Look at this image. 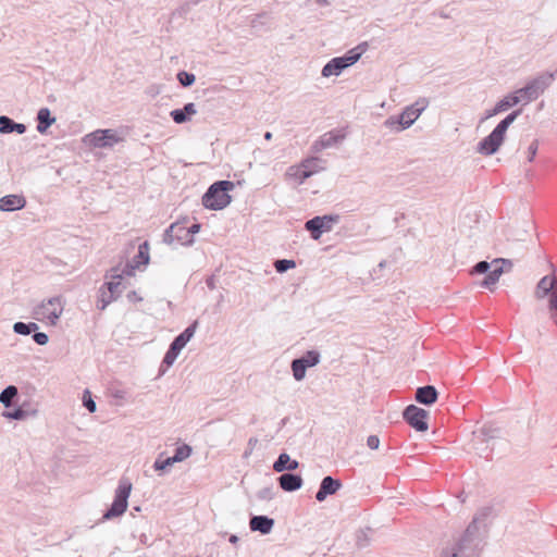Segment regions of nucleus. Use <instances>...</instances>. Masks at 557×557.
Segmentation results:
<instances>
[{"label":"nucleus","mask_w":557,"mask_h":557,"mask_svg":"<svg viewBox=\"0 0 557 557\" xmlns=\"http://www.w3.org/2000/svg\"><path fill=\"white\" fill-rule=\"evenodd\" d=\"M348 66V57L332 59L322 70L324 77L337 76Z\"/></svg>","instance_id":"obj_16"},{"label":"nucleus","mask_w":557,"mask_h":557,"mask_svg":"<svg viewBox=\"0 0 557 557\" xmlns=\"http://www.w3.org/2000/svg\"><path fill=\"white\" fill-rule=\"evenodd\" d=\"M280 485L284 491L293 492L301 487L302 479L299 475L285 473L278 479Z\"/></svg>","instance_id":"obj_19"},{"label":"nucleus","mask_w":557,"mask_h":557,"mask_svg":"<svg viewBox=\"0 0 557 557\" xmlns=\"http://www.w3.org/2000/svg\"><path fill=\"white\" fill-rule=\"evenodd\" d=\"M230 181H220L210 186L202 197V203L207 209L221 210L231 202L228 191L233 188Z\"/></svg>","instance_id":"obj_3"},{"label":"nucleus","mask_w":557,"mask_h":557,"mask_svg":"<svg viewBox=\"0 0 557 557\" xmlns=\"http://www.w3.org/2000/svg\"><path fill=\"white\" fill-rule=\"evenodd\" d=\"M320 4H325L326 0H317Z\"/></svg>","instance_id":"obj_58"},{"label":"nucleus","mask_w":557,"mask_h":557,"mask_svg":"<svg viewBox=\"0 0 557 557\" xmlns=\"http://www.w3.org/2000/svg\"><path fill=\"white\" fill-rule=\"evenodd\" d=\"M113 300V296L110 294L109 296H107V293L106 292H102L101 293V297H100V300H99V305L98 307L101 309V310H104L106 307Z\"/></svg>","instance_id":"obj_43"},{"label":"nucleus","mask_w":557,"mask_h":557,"mask_svg":"<svg viewBox=\"0 0 557 557\" xmlns=\"http://www.w3.org/2000/svg\"><path fill=\"white\" fill-rule=\"evenodd\" d=\"M273 520L264 516H256L250 520V529L253 531H260L263 534L269 533L272 530Z\"/></svg>","instance_id":"obj_21"},{"label":"nucleus","mask_w":557,"mask_h":557,"mask_svg":"<svg viewBox=\"0 0 557 557\" xmlns=\"http://www.w3.org/2000/svg\"><path fill=\"white\" fill-rule=\"evenodd\" d=\"M554 293H557V277L555 275H545L543 276L535 288V297L537 299H543Z\"/></svg>","instance_id":"obj_12"},{"label":"nucleus","mask_w":557,"mask_h":557,"mask_svg":"<svg viewBox=\"0 0 557 557\" xmlns=\"http://www.w3.org/2000/svg\"><path fill=\"white\" fill-rule=\"evenodd\" d=\"M367 445L370 449H377L380 446V438L376 435H370L367 438Z\"/></svg>","instance_id":"obj_47"},{"label":"nucleus","mask_w":557,"mask_h":557,"mask_svg":"<svg viewBox=\"0 0 557 557\" xmlns=\"http://www.w3.org/2000/svg\"><path fill=\"white\" fill-rule=\"evenodd\" d=\"M172 117L176 123H183L186 121V114L182 110H175L172 113Z\"/></svg>","instance_id":"obj_48"},{"label":"nucleus","mask_w":557,"mask_h":557,"mask_svg":"<svg viewBox=\"0 0 557 557\" xmlns=\"http://www.w3.org/2000/svg\"><path fill=\"white\" fill-rule=\"evenodd\" d=\"M520 110H516L508 114L504 120H502L497 126L493 129V132L487 135L484 139H504V136L508 129V127L513 123V121L520 114Z\"/></svg>","instance_id":"obj_14"},{"label":"nucleus","mask_w":557,"mask_h":557,"mask_svg":"<svg viewBox=\"0 0 557 557\" xmlns=\"http://www.w3.org/2000/svg\"><path fill=\"white\" fill-rule=\"evenodd\" d=\"M299 463L296 460L290 459L289 455L281 454L277 460L273 465L275 472H283L284 470H296Z\"/></svg>","instance_id":"obj_20"},{"label":"nucleus","mask_w":557,"mask_h":557,"mask_svg":"<svg viewBox=\"0 0 557 557\" xmlns=\"http://www.w3.org/2000/svg\"><path fill=\"white\" fill-rule=\"evenodd\" d=\"M320 361L319 352L314 350L307 351L301 358L292 362V371L295 380L301 381L306 375V369L312 368Z\"/></svg>","instance_id":"obj_9"},{"label":"nucleus","mask_w":557,"mask_h":557,"mask_svg":"<svg viewBox=\"0 0 557 557\" xmlns=\"http://www.w3.org/2000/svg\"><path fill=\"white\" fill-rule=\"evenodd\" d=\"M83 400H84L85 407L90 412H95L96 411V403L91 399V394H90L89 391H85Z\"/></svg>","instance_id":"obj_41"},{"label":"nucleus","mask_w":557,"mask_h":557,"mask_svg":"<svg viewBox=\"0 0 557 557\" xmlns=\"http://www.w3.org/2000/svg\"><path fill=\"white\" fill-rule=\"evenodd\" d=\"M498 429H494L491 425H484L480 429L478 437H481L483 442L497 437Z\"/></svg>","instance_id":"obj_31"},{"label":"nucleus","mask_w":557,"mask_h":557,"mask_svg":"<svg viewBox=\"0 0 557 557\" xmlns=\"http://www.w3.org/2000/svg\"><path fill=\"white\" fill-rule=\"evenodd\" d=\"M495 263H490L487 261H479L471 270V274H486L492 265Z\"/></svg>","instance_id":"obj_34"},{"label":"nucleus","mask_w":557,"mask_h":557,"mask_svg":"<svg viewBox=\"0 0 557 557\" xmlns=\"http://www.w3.org/2000/svg\"><path fill=\"white\" fill-rule=\"evenodd\" d=\"M494 516H496L495 508H494V506L490 505V506H484V507L480 508L476 511V513L474 515V518L479 522H483L486 519H488L490 517H494Z\"/></svg>","instance_id":"obj_29"},{"label":"nucleus","mask_w":557,"mask_h":557,"mask_svg":"<svg viewBox=\"0 0 557 557\" xmlns=\"http://www.w3.org/2000/svg\"><path fill=\"white\" fill-rule=\"evenodd\" d=\"M557 74V71H556ZM555 73H544L530 81L523 88L516 90L520 102L528 104L539 98L541 94L553 83Z\"/></svg>","instance_id":"obj_4"},{"label":"nucleus","mask_w":557,"mask_h":557,"mask_svg":"<svg viewBox=\"0 0 557 557\" xmlns=\"http://www.w3.org/2000/svg\"><path fill=\"white\" fill-rule=\"evenodd\" d=\"M180 354V350L178 349H174L173 346L170 347V349L168 350V352L165 354V357H164V362L168 364V366H171L176 357L178 356Z\"/></svg>","instance_id":"obj_42"},{"label":"nucleus","mask_w":557,"mask_h":557,"mask_svg":"<svg viewBox=\"0 0 557 557\" xmlns=\"http://www.w3.org/2000/svg\"><path fill=\"white\" fill-rule=\"evenodd\" d=\"M196 325H191L187 327L182 334H180L171 346L174 347V349H178L180 351L185 347V345L190 341V338L194 336Z\"/></svg>","instance_id":"obj_25"},{"label":"nucleus","mask_w":557,"mask_h":557,"mask_svg":"<svg viewBox=\"0 0 557 557\" xmlns=\"http://www.w3.org/2000/svg\"><path fill=\"white\" fill-rule=\"evenodd\" d=\"M536 152H537V144H536V141H532V144L528 147V151H527V159L529 162L533 161Z\"/></svg>","instance_id":"obj_44"},{"label":"nucleus","mask_w":557,"mask_h":557,"mask_svg":"<svg viewBox=\"0 0 557 557\" xmlns=\"http://www.w3.org/2000/svg\"><path fill=\"white\" fill-rule=\"evenodd\" d=\"M536 152H537V144H536V141H532V144L528 147V151H527V159L529 162L533 161Z\"/></svg>","instance_id":"obj_46"},{"label":"nucleus","mask_w":557,"mask_h":557,"mask_svg":"<svg viewBox=\"0 0 557 557\" xmlns=\"http://www.w3.org/2000/svg\"><path fill=\"white\" fill-rule=\"evenodd\" d=\"M271 137H272L271 133H265L264 139H271Z\"/></svg>","instance_id":"obj_57"},{"label":"nucleus","mask_w":557,"mask_h":557,"mask_svg":"<svg viewBox=\"0 0 557 557\" xmlns=\"http://www.w3.org/2000/svg\"><path fill=\"white\" fill-rule=\"evenodd\" d=\"M132 491V483L127 479H122L115 491V497L110 509L103 515V519L109 520L123 515L127 509V499Z\"/></svg>","instance_id":"obj_5"},{"label":"nucleus","mask_w":557,"mask_h":557,"mask_svg":"<svg viewBox=\"0 0 557 557\" xmlns=\"http://www.w3.org/2000/svg\"><path fill=\"white\" fill-rule=\"evenodd\" d=\"M91 139H114L115 134L111 129L97 131L89 135Z\"/></svg>","instance_id":"obj_38"},{"label":"nucleus","mask_w":557,"mask_h":557,"mask_svg":"<svg viewBox=\"0 0 557 557\" xmlns=\"http://www.w3.org/2000/svg\"><path fill=\"white\" fill-rule=\"evenodd\" d=\"M373 530L371 528L360 529L355 534L356 547L358 549H363L370 545L371 534Z\"/></svg>","instance_id":"obj_24"},{"label":"nucleus","mask_w":557,"mask_h":557,"mask_svg":"<svg viewBox=\"0 0 557 557\" xmlns=\"http://www.w3.org/2000/svg\"><path fill=\"white\" fill-rule=\"evenodd\" d=\"M498 280L499 278L495 274H493L492 271L490 270L485 274V277L483 278V281L481 282V286L484 288L491 289L492 286H494L498 282Z\"/></svg>","instance_id":"obj_37"},{"label":"nucleus","mask_w":557,"mask_h":557,"mask_svg":"<svg viewBox=\"0 0 557 557\" xmlns=\"http://www.w3.org/2000/svg\"><path fill=\"white\" fill-rule=\"evenodd\" d=\"M315 163L317 160L312 159L305 161L298 166H292L287 172V176L294 182L301 184L315 172Z\"/></svg>","instance_id":"obj_10"},{"label":"nucleus","mask_w":557,"mask_h":557,"mask_svg":"<svg viewBox=\"0 0 557 557\" xmlns=\"http://www.w3.org/2000/svg\"><path fill=\"white\" fill-rule=\"evenodd\" d=\"M429 412L416 405L407 406L403 411V419L417 432H425L429 429Z\"/></svg>","instance_id":"obj_6"},{"label":"nucleus","mask_w":557,"mask_h":557,"mask_svg":"<svg viewBox=\"0 0 557 557\" xmlns=\"http://www.w3.org/2000/svg\"><path fill=\"white\" fill-rule=\"evenodd\" d=\"M177 79L183 86H190L195 82V75L182 71L177 74Z\"/></svg>","instance_id":"obj_39"},{"label":"nucleus","mask_w":557,"mask_h":557,"mask_svg":"<svg viewBox=\"0 0 557 557\" xmlns=\"http://www.w3.org/2000/svg\"><path fill=\"white\" fill-rule=\"evenodd\" d=\"M34 341L38 344V345H46L48 343V335L45 334V333H36L34 335Z\"/></svg>","instance_id":"obj_49"},{"label":"nucleus","mask_w":557,"mask_h":557,"mask_svg":"<svg viewBox=\"0 0 557 557\" xmlns=\"http://www.w3.org/2000/svg\"><path fill=\"white\" fill-rule=\"evenodd\" d=\"M386 264H387V261L386 260H382V261L379 262L377 268L379 269H384L386 267Z\"/></svg>","instance_id":"obj_56"},{"label":"nucleus","mask_w":557,"mask_h":557,"mask_svg":"<svg viewBox=\"0 0 557 557\" xmlns=\"http://www.w3.org/2000/svg\"><path fill=\"white\" fill-rule=\"evenodd\" d=\"M342 486V483L338 480L333 479L332 476H325L321 486L315 495L317 500L323 502L329 495L335 494Z\"/></svg>","instance_id":"obj_15"},{"label":"nucleus","mask_w":557,"mask_h":557,"mask_svg":"<svg viewBox=\"0 0 557 557\" xmlns=\"http://www.w3.org/2000/svg\"><path fill=\"white\" fill-rule=\"evenodd\" d=\"M396 252H398L399 255H401V252H403L401 248H397V249H396V251H395V253H396Z\"/></svg>","instance_id":"obj_59"},{"label":"nucleus","mask_w":557,"mask_h":557,"mask_svg":"<svg viewBox=\"0 0 557 557\" xmlns=\"http://www.w3.org/2000/svg\"><path fill=\"white\" fill-rule=\"evenodd\" d=\"M536 152H537V144H536V141H532V144L528 147V151H527V159L529 162L533 161Z\"/></svg>","instance_id":"obj_45"},{"label":"nucleus","mask_w":557,"mask_h":557,"mask_svg":"<svg viewBox=\"0 0 557 557\" xmlns=\"http://www.w3.org/2000/svg\"><path fill=\"white\" fill-rule=\"evenodd\" d=\"M438 392L433 385L420 386L416 391L414 399L417 403L431 406L437 401Z\"/></svg>","instance_id":"obj_13"},{"label":"nucleus","mask_w":557,"mask_h":557,"mask_svg":"<svg viewBox=\"0 0 557 557\" xmlns=\"http://www.w3.org/2000/svg\"><path fill=\"white\" fill-rule=\"evenodd\" d=\"M38 125L37 129L39 133L44 134L46 129L55 122L54 117H51L50 110L47 108H42L38 112Z\"/></svg>","instance_id":"obj_22"},{"label":"nucleus","mask_w":557,"mask_h":557,"mask_svg":"<svg viewBox=\"0 0 557 557\" xmlns=\"http://www.w3.org/2000/svg\"><path fill=\"white\" fill-rule=\"evenodd\" d=\"M428 106V99L420 98L414 103L406 107L399 115L389 116L385 121V126L397 132L406 129L414 123Z\"/></svg>","instance_id":"obj_2"},{"label":"nucleus","mask_w":557,"mask_h":557,"mask_svg":"<svg viewBox=\"0 0 557 557\" xmlns=\"http://www.w3.org/2000/svg\"><path fill=\"white\" fill-rule=\"evenodd\" d=\"M5 416L11 419H22L24 417V411L21 409H17L13 412H7Z\"/></svg>","instance_id":"obj_52"},{"label":"nucleus","mask_w":557,"mask_h":557,"mask_svg":"<svg viewBox=\"0 0 557 557\" xmlns=\"http://www.w3.org/2000/svg\"><path fill=\"white\" fill-rule=\"evenodd\" d=\"M499 262H502L503 267L505 268V271L509 270L512 267V261L509 259L499 258V259L493 260V263H495V264H497Z\"/></svg>","instance_id":"obj_51"},{"label":"nucleus","mask_w":557,"mask_h":557,"mask_svg":"<svg viewBox=\"0 0 557 557\" xmlns=\"http://www.w3.org/2000/svg\"><path fill=\"white\" fill-rule=\"evenodd\" d=\"M548 309L552 313L550 318L553 322L557 325V293H554L548 298Z\"/></svg>","instance_id":"obj_35"},{"label":"nucleus","mask_w":557,"mask_h":557,"mask_svg":"<svg viewBox=\"0 0 557 557\" xmlns=\"http://www.w3.org/2000/svg\"><path fill=\"white\" fill-rule=\"evenodd\" d=\"M135 262L137 267L146 265L149 262V245L147 242L139 246Z\"/></svg>","instance_id":"obj_27"},{"label":"nucleus","mask_w":557,"mask_h":557,"mask_svg":"<svg viewBox=\"0 0 557 557\" xmlns=\"http://www.w3.org/2000/svg\"><path fill=\"white\" fill-rule=\"evenodd\" d=\"M185 114H188V115H193L196 113V109H195V106L194 103H188L184 107V110Z\"/></svg>","instance_id":"obj_53"},{"label":"nucleus","mask_w":557,"mask_h":557,"mask_svg":"<svg viewBox=\"0 0 557 557\" xmlns=\"http://www.w3.org/2000/svg\"><path fill=\"white\" fill-rule=\"evenodd\" d=\"M170 238V243H180L182 245H190L194 243V238L189 235L188 226L184 222L173 223L166 233Z\"/></svg>","instance_id":"obj_11"},{"label":"nucleus","mask_w":557,"mask_h":557,"mask_svg":"<svg viewBox=\"0 0 557 557\" xmlns=\"http://www.w3.org/2000/svg\"><path fill=\"white\" fill-rule=\"evenodd\" d=\"M368 42L364 41L358 45L357 47L350 49V66L360 60L361 55L368 50Z\"/></svg>","instance_id":"obj_28"},{"label":"nucleus","mask_w":557,"mask_h":557,"mask_svg":"<svg viewBox=\"0 0 557 557\" xmlns=\"http://www.w3.org/2000/svg\"><path fill=\"white\" fill-rule=\"evenodd\" d=\"M189 235H191V238H194V235L200 231V224H193L188 226Z\"/></svg>","instance_id":"obj_54"},{"label":"nucleus","mask_w":557,"mask_h":557,"mask_svg":"<svg viewBox=\"0 0 557 557\" xmlns=\"http://www.w3.org/2000/svg\"><path fill=\"white\" fill-rule=\"evenodd\" d=\"M64 310V301L61 297H53L44 301L37 309V315L42 320L55 324Z\"/></svg>","instance_id":"obj_7"},{"label":"nucleus","mask_w":557,"mask_h":557,"mask_svg":"<svg viewBox=\"0 0 557 557\" xmlns=\"http://www.w3.org/2000/svg\"><path fill=\"white\" fill-rule=\"evenodd\" d=\"M338 222V215L315 216L306 222L305 227L313 239H319L323 233L330 232Z\"/></svg>","instance_id":"obj_8"},{"label":"nucleus","mask_w":557,"mask_h":557,"mask_svg":"<svg viewBox=\"0 0 557 557\" xmlns=\"http://www.w3.org/2000/svg\"><path fill=\"white\" fill-rule=\"evenodd\" d=\"M503 143L504 141H479L475 151L481 154L491 156L498 151Z\"/></svg>","instance_id":"obj_26"},{"label":"nucleus","mask_w":557,"mask_h":557,"mask_svg":"<svg viewBox=\"0 0 557 557\" xmlns=\"http://www.w3.org/2000/svg\"><path fill=\"white\" fill-rule=\"evenodd\" d=\"M36 323L25 324L23 322H16L13 326L14 331L21 335H28L32 331L37 330Z\"/></svg>","instance_id":"obj_33"},{"label":"nucleus","mask_w":557,"mask_h":557,"mask_svg":"<svg viewBox=\"0 0 557 557\" xmlns=\"http://www.w3.org/2000/svg\"><path fill=\"white\" fill-rule=\"evenodd\" d=\"M491 271L493 274H495L499 278L500 275L505 272V268L495 265L493 269H491Z\"/></svg>","instance_id":"obj_55"},{"label":"nucleus","mask_w":557,"mask_h":557,"mask_svg":"<svg viewBox=\"0 0 557 557\" xmlns=\"http://www.w3.org/2000/svg\"><path fill=\"white\" fill-rule=\"evenodd\" d=\"M176 461H172V457H168L165 459H161V458H158L154 462V469L157 471H162L164 470L166 467H170L172 465H174Z\"/></svg>","instance_id":"obj_40"},{"label":"nucleus","mask_w":557,"mask_h":557,"mask_svg":"<svg viewBox=\"0 0 557 557\" xmlns=\"http://www.w3.org/2000/svg\"><path fill=\"white\" fill-rule=\"evenodd\" d=\"M191 454V447L187 444H183L182 446L177 447L175 455L172 457V461L181 462L185 459H187Z\"/></svg>","instance_id":"obj_30"},{"label":"nucleus","mask_w":557,"mask_h":557,"mask_svg":"<svg viewBox=\"0 0 557 557\" xmlns=\"http://www.w3.org/2000/svg\"><path fill=\"white\" fill-rule=\"evenodd\" d=\"M295 265H296L295 261H293V260H286V259L277 260V261L274 263L275 270H276L277 272H285V271H287L288 269H293V268H295Z\"/></svg>","instance_id":"obj_36"},{"label":"nucleus","mask_w":557,"mask_h":557,"mask_svg":"<svg viewBox=\"0 0 557 557\" xmlns=\"http://www.w3.org/2000/svg\"><path fill=\"white\" fill-rule=\"evenodd\" d=\"M519 103H521V102H520L519 96L516 94V91L512 94H509L496 103L495 108L487 114L486 119L494 114L506 111L507 109L515 107Z\"/></svg>","instance_id":"obj_18"},{"label":"nucleus","mask_w":557,"mask_h":557,"mask_svg":"<svg viewBox=\"0 0 557 557\" xmlns=\"http://www.w3.org/2000/svg\"><path fill=\"white\" fill-rule=\"evenodd\" d=\"M26 205V200L21 195H8L0 198V210L1 211H14L23 209Z\"/></svg>","instance_id":"obj_17"},{"label":"nucleus","mask_w":557,"mask_h":557,"mask_svg":"<svg viewBox=\"0 0 557 557\" xmlns=\"http://www.w3.org/2000/svg\"><path fill=\"white\" fill-rule=\"evenodd\" d=\"M121 284V277L117 276V281H111L107 283L108 292L112 295Z\"/></svg>","instance_id":"obj_50"},{"label":"nucleus","mask_w":557,"mask_h":557,"mask_svg":"<svg viewBox=\"0 0 557 557\" xmlns=\"http://www.w3.org/2000/svg\"><path fill=\"white\" fill-rule=\"evenodd\" d=\"M26 127L24 124L14 123L8 116H0V132L1 133H12L13 131L18 134H23Z\"/></svg>","instance_id":"obj_23"},{"label":"nucleus","mask_w":557,"mask_h":557,"mask_svg":"<svg viewBox=\"0 0 557 557\" xmlns=\"http://www.w3.org/2000/svg\"><path fill=\"white\" fill-rule=\"evenodd\" d=\"M479 521L473 517L461 537L450 548L442 552L441 557H478V547L480 540L478 539Z\"/></svg>","instance_id":"obj_1"},{"label":"nucleus","mask_w":557,"mask_h":557,"mask_svg":"<svg viewBox=\"0 0 557 557\" xmlns=\"http://www.w3.org/2000/svg\"><path fill=\"white\" fill-rule=\"evenodd\" d=\"M17 394V388L15 386H8L1 394H0V401L4 406H9L12 398L15 397Z\"/></svg>","instance_id":"obj_32"}]
</instances>
